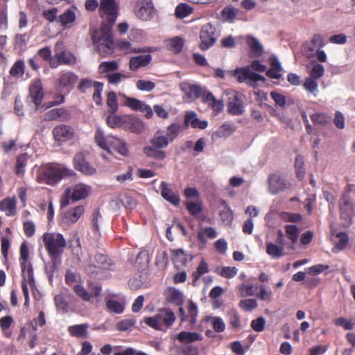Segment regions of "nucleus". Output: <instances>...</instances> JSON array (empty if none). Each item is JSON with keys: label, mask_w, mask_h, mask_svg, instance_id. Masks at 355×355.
<instances>
[{"label": "nucleus", "mask_w": 355, "mask_h": 355, "mask_svg": "<svg viewBox=\"0 0 355 355\" xmlns=\"http://www.w3.org/2000/svg\"><path fill=\"white\" fill-rule=\"evenodd\" d=\"M75 175L72 169L58 164H48L43 166L37 174L36 180L39 183H44L54 186L64 178Z\"/></svg>", "instance_id": "obj_1"}, {"label": "nucleus", "mask_w": 355, "mask_h": 355, "mask_svg": "<svg viewBox=\"0 0 355 355\" xmlns=\"http://www.w3.org/2000/svg\"><path fill=\"white\" fill-rule=\"evenodd\" d=\"M175 319L176 317L170 308H162L155 315L145 317L143 322L155 330L166 332L173 326Z\"/></svg>", "instance_id": "obj_2"}, {"label": "nucleus", "mask_w": 355, "mask_h": 355, "mask_svg": "<svg viewBox=\"0 0 355 355\" xmlns=\"http://www.w3.org/2000/svg\"><path fill=\"white\" fill-rule=\"evenodd\" d=\"M150 144L143 148L145 155L157 161H162L166 157V153L164 150L168 146V138L162 135V131L158 130L154 136L150 139Z\"/></svg>", "instance_id": "obj_3"}, {"label": "nucleus", "mask_w": 355, "mask_h": 355, "mask_svg": "<svg viewBox=\"0 0 355 355\" xmlns=\"http://www.w3.org/2000/svg\"><path fill=\"white\" fill-rule=\"evenodd\" d=\"M45 248L51 261L55 265L67 246V241L62 234L45 233L43 236Z\"/></svg>", "instance_id": "obj_4"}, {"label": "nucleus", "mask_w": 355, "mask_h": 355, "mask_svg": "<svg viewBox=\"0 0 355 355\" xmlns=\"http://www.w3.org/2000/svg\"><path fill=\"white\" fill-rule=\"evenodd\" d=\"M98 12L103 19L101 28L112 30L119 15L116 0H101Z\"/></svg>", "instance_id": "obj_5"}, {"label": "nucleus", "mask_w": 355, "mask_h": 355, "mask_svg": "<svg viewBox=\"0 0 355 355\" xmlns=\"http://www.w3.org/2000/svg\"><path fill=\"white\" fill-rule=\"evenodd\" d=\"M92 38L101 56L107 57L113 53L115 44L112 30L100 28L98 31L93 34Z\"/></svg>", "instance_id": "obj_6"}, {"label": "nucleus", "mask_w": 355, "mask_h": 355, "mask_svg": "<svg viewBox=\"0 0 355 355\" xmlns=\"http://www.w3.org/2000/svg\"><path fill=\"white\" fill-rule=\"evenodd\" d=\"M230 73L239 83L246 82L248 85L254 88L257 87V82L266 81V78L263 76L252 71L249 66L237 67L231 71Z\"/></svg>", "instance_id": "obj_7"}, {"label": "nucleus", "mask_w": 355, "mask_h": 355, "mask_svg": "<svg viewBox=\"0 0 355 355\" xmlns=\"http://www.w3.org/2000/svg\"><path fill=\"white\" fill-rule=\"evenodd\" d=\"M199 37L200 42L199 43V48L202 51H207L213 46L218 37L216 27L211 23H207L203 25L200 29Z\"/></svg>", "instance_id": "obj_8"}, {"label": "nucleus", "mask_w": 355, "mask_h": 355, "mask_svg": "<svg viewBox=\"0 0 355 355\" xmlns=\"http://www.w3.org/2000/svg\"><path fill=\"white\" fill-rule=\"evenodd\" d=\"M78 80V76L71 71L61 72L57 79L56 89L59 92L68 94Z\"/></svg>", "instance_id": "obj_9"}, {"label": "nucleus", "mask_w": 355, "mask_h": 355, "mask_svg": "<svg viewBox=\"0 0 355 355\" xmlns=\"http://www.w3.org/2000/svg\"><path fill=\"white\" fill-rule=\"evenodd\" d=\"M227 110L232 115H241L244 112L243 105L244 95L235 91H232L228 94Z\"/></svg>", "instance_id": "obj_10"}, {"label": "nucleus", "mask_w": 355, "mask_h": 355, "mask_svg": "<svg viewBox=\"0 0 355 355\" xmlns=\"http://www.w3.org/2000/svg\"><path fill=\"white\" fill-rule=\"evenodd\" d=\"M353 205L348 195L344 194L340 200V214L344 226H349L352 220Z\"/></svg>", "instance_id": "obj_11"}, {"label": "nucleus", "mask_w": 355, "mask_h": 355, "mask_svg": "<svg viewBox=\"0 0 355 355\" xmlns=\"http://www.w3.org/2000/svg\"><path fill=\"white\" fill-rule=\"evenodd\" d=\"M73 164L74 168L85 175H93L96 173L95 167L92 166L86 159L82 152L77 153L73 159Z\"/></svg>", "instance_id": "obj_12"}, {"label": "nucleus", "mask_w": 355, "mask_h": 355, "mask_svg": "<svg viewBox=\"0 0 355 355\" xmlns=\"http://www.w3.org/2000/svg\"><path fill=\"white\" fill-rule=\"evenodd\" d=\"M135 14L137 18L142 21L151 20L155 14V9L151 0H143L135 8Z\"/></svg>", "instance_id": "obj_13"}, {"label": "nucleus", "mask_w": 355, "mask_h": 355, "mask_svg": "<svg viewBox=\"0 0 355 355\" xmlns=\"http://www.w3.org/2000/svg\"><path fill=\"white\" fill-rule=\"evenodd\" d=\"M53 135L55 141L66 142L73 138L74 135L73 128L68 125L60 124L53 129Z\"/></svg>", "instance_id": "obj_14"}, {"label": "nucleus", "mask_w": 355, "mask_h": 355, "mask_svg": "<svg viewBox=\"0 0 355 355\" xmlns=\"http://www.w3.org/2000/svg\"><path fill=\"white\" fill-rule=\"evenodd\" d=\"M29 97L35 105V108L37 109L44 98L42 84L40 79L35 80L30 85Z\"/></svg>", "instance_id": "obj_15"}, {"label": "nucleus", "mask_w": 355, "mask_h": 355, "mask_svg": "<svg viewBox=\"0 0 355 355\" xmlns=\"http://www.w3.org/2000/svg\"><path fill=\"white\" fill-rule=\"evenodd\" d=\"M162 197L173 205H178L180 202L179 196L165 182H162L159 186Z\"/></svg>", "instance_id": "obj_16"}, {"label": "nucleus", "mask_w": 355, "mask_h": 355, "mask_svg": "<svg viewBox=\"0 0 355 355\" xmlns=\"http://www.w3.org/2000/svg\"><path fill=\"white\" fill-rule=\"evenodd\" d=\"M180 87L184 94L189 98H198L202 94V89L198 85L183 82L180 83Z\"/></svg>", "instance_id": "obj_17"}, {"label": "nucleus", "mask_w": 355, "mask_h": 355, "mask_svg": "<svg viewBox=\"0 0 355 355\" xmlns=\"http://www.w3.org/2000/svg\"><path fill=\"white\" fill-rule=\"evenodd\" d=\"M324 45V38L321 35H315L310 41L304 44V50L308 56H311L317 49L321 48Z\"/></svg>", "instance_id": "obj_18"}, {"label": "nucleus", "mask_w": 355, "mask_h": 355, "mask_svg": "<svg viewBox=\"0 0 355 355\" xmlns=\"http://www.w3.org/2000/svg\"><path fill=\"white\" fill-rule=\"evenodd\" d=\"M56 60L51 62V67L56 68L60 64H73L76 62V58L70 52L62 51L55 54Z\"/></svg>", "instance_id": "obj_19"}, {"label": "nucleus", "mask_w": 355, "mask_h": 355, "mask_svg": "<svg viewBox=\"0 0 355 355\" xmlns=\"http://www.w3.org/2000/svg\"><path fill=\"white\" fill-rule=\"evenodd\" d=\"M332 243L334 248L332 252L334 253H338L341 250H343L348 245L349 237L345 232H338L335 234L332 239Z\"/></svg>", "instance_id": "obj_20"}, {"label": "nucleus", "mask_w": 355, "mask_h": 355, "mask_svg": "<svg viewBox=\"0 0 355 355\" xmlns=\"http://www.w3.org/2000/svg\"><path fill=\"white\" fill-rule=\"evenodd\" d=\"M123 128L132 132L140 133L144 130V124L138 118L132 115H125Z\"/></svg>", "instance_id": "obj_21"}, {"label": "nucleus", "mask_w": 355, "mask_h": 355, "mask_svg": "<svg viewBox=\"0 0 355 355\" xmlns=\"http://www.w3.org/2000/svg\"><path fill=\"white\" fill-rule=\"evenodd\" d=\"M48 120L67 121L71 119L70 112L65 108H55L49 111L46 114Z\"/></svg>", "instance_id": "obj_22"}, {"label": "nucleus", "mask_w": 355, "mask_h": 355, "mask_svg": "<svg viewBox=\"0 0 355 355\" xmlns=\"http://www.w3.org/2000/svg\"><path fill=\"white\" fill-rule=\"evenodd\" d=\"M152 60L150 54L141 55L130 58L129 67L132 71H137L139 68L147 66Z\"/></svg>", "instance_id": "obj_23"}, {"label": "nucleus", "mask_w": 355, "mask_h": 355, "mask_svg": "<svg viewBox=\"0 0 355 355\" xmlns=\"http://www.w3.org/2000/svg\"><path fill=\"white\" fill-rule=\"evenodd\" d=\"M184 124L186 126L191 125L193 128L204 130L207 127L208 123L206 121H201L197 118L195 112H189L185 115Z\"/></svg>", "instance_id": "obj_24"}, {"label": "nucleus", "mask_w": 355, "mask_h": 355, "mask_svg": "<svg viewBox=\"0 0 355 355\" xmlns=\"http://www.w3.org/2000/svg\"><path fill=\"white\" fill-rule=\"evenodd\" d=\"M85 212L84 206L79 205L67 211L64 214V219L69 224L76 223Z\"/></svg>", "instance_id": "obj_25"}, {"label": "nucleus", "mask_w": 355, "mask_h": 355, "mask_svg": "<svg viewBox=\"0 0 355 355\" xmlns=\"http://www.w3.org/2000/svg\"><path fill=\"white\" fill-rule=\"evenodd\" d=\"M246 43L250 49L251 58H259L262 55L263 46L257 38L249 35L246 38Z\"/></svg>", "instance_id": "obj_26"}, {"label": "nucleus", "mask_w": 355, "mask_h": 355, "mask_svg": "<svg viewBox=\"0 0 355 355\" xmlns=\"http://www.w3.org/2000/svg\"><path fill=\"white\" fill-rule=\"evenodd\" d=\"M176 339L181 343L187 344L201 341L203 339V336L198 332L182 331L177 334Z\"/></svg>", "instance_id": "obj_27"}, {"label": "nucleus", "mask_w": 355, "mask_h": 355, "mask_svg": "<svg viewBox=\"0 0 355 355\" xmlns=\"http://www.w3.org/2000/svg\"><path fill=\"white\" fill-rule=\"evenodd\" d=\"M269 189L272 194L277 193L285 187L284 180L278 175L272 174L268 178Z\"/></svg>", "instance_id": "obj_28"}, {"label": "nucleus", "mask_w": 355, "mask_h": 355, "mask_svg": "<svg viewBox=\"0 0 355 355\" xmlns=\"http://www.w3.org/2000/svg\"><path fill=\"white\" fill-rule=\"evenodd\" d=\"M16 204L15 197H8L0 201V210L5 211L8 216H14L16 214Z\"/></svg>", "instance_id": "obj_29"}, {"label": "nucleus", "mask_w": 355, "mask_h": 355, "mask_svg": "<svg viewBox=\"0 0 355 355\" xmlns=\"http://www.w3.org/2000/svg\"><path fill=\"white\" fill-rule=\"evenodd\" d=\"M166 300L177 306H181L184 303V295L178 289L171 287L168 288Z\"/></svg>", "instance_id": "obj_30"}, {"label": "nucleus", "mask_w": 355, "mask_h": 355, "mask_svg": "<svg viewBox=\"0 0 355 355\" xmlns=\"http://www.w3.org/2000/svg\"><path fill=\"white\" fill-rule=\"evenodd\" d=\"M88 328L89 324L87 323L71 325L68 327V332L73 337L84 338L87 337Z\"/></svg>", "instance_id": "obj_31"}, {"label": "nucleus", "mask_w": 355, "mask_h": 355, "mask_svg": "<svg viewBox=\"0 0 355 355\" xmlns=\"http://www.w3.org/2000/svg\"><path fill=\"white\" fill-rule=\"evenodd\" d=\"M94 139L95 142L100 148L108 152L110 151L109 147L110 146L112 143V137L110 136L105 137L103 131L100 128H98L96 130Z\"/></svg>", "instance_id": "obj_32"}, {"label": "nucleus", "mask_w": 355, "mask_h": 355, "mask_svg": "<svg viewBox=\"0 0 355 355\" xmlns=\"http://www.w3.org/2000/svg\"><path fill=\"white\" fill-rule=\"evenodd\" d=\"M171 252L172 261L177 267L187 264L188 255L182 249L171 250Z\"/></svg>", "instance_id": "obj_33"}, {"label": "nucleus", "mask_w": 355, "mask_h": 355, "mask_svg": "<svg viewBox=\"0 0 355 355\" xmlns=\"http://www.w3.org/2000/svg\"><path fill=\"white\" fill-rule=\"evenodd\" d=\"M28 159V157L26 153H22L17 157L15 173L17 176L21 177L24 175Z\"/></svg>", "instance_id": "obj_34"}, {"label": "nucleus", "mask_w": 355, "mask_h": 355, "mask_svg": "<svg viewBox=\"0 0 355 355\" xmlns=\"http://www.w3.org/2000/svg\"><path fill=\"white\" fill-rule=\"evenodd\" d=\"M266 253L273 259H279L284 254L283 246L269 242L266 243Z\"/></svg>", "instance_id": "obj_35"}, {"label": "nucleus", "mask_w": 355, "mask_h": 355, "mask_svg": "<svg viewBox=\"0 0 355 355\" xmlns=\"http://www.w3.org/2000/svg\"><path fill=\"white\" fill-rule=\"evenodd\" d=\"M112 146L116 152L122 156L126 157L128 155L129 150L126 143L123 139L116 137H112Z\"/></svg>", "instance_id": "obj_36"}, {"label": "nucleus", "mask_w": 355, "mask_h": 355, "mask_svg": "<svg viewBox=\"0 0 355 355\" xmlns=\"http://www.w3.org/2000/svg\"><path fill=\"white\" fill-rule=\"evenodd\" d=\"M107 309L114 313L121 314L124 311L125 303L111 299L108 297L105 298Z\"/></svg>", "instance_id": "obj_37"}, {"label": "nucleus", "mask_w": 355, "mask_h": 355, "mask_svg": "<svg viewBox=\"0 0 355 355\" xmlns=\"http://www.w3.org/2000/svg\"><path fill=\"white\" fill-rule=\"evenodd\" d=\"M22 271V275L24 277V279H26V282H28L31 288H32L33 293H34V289L35 288V282L34 279L33 275V269L31 263H26L25 267L21 268ZM35 295V293H33Z\"/></svg>", "instance_id": "obj_38"}, {"label": "nucleus", "mask_w": 355, "mask_h": 355, "mask_svg": "<svg viewBox=\"0 0 355 355\" xmlns=\"http://www.w3.org/2000/svg\"><path fill=\"white\" fill-rule=\"evenodd\" d=\"M198 241L202 243L205 244L207 243V238L209 239H214L217 236V233L214 228L211 227H205L204 229L200 230L198 232Z\"/></svg>", "instance_id": "obj_39"}, {"label": "nucleus", "mask_w": 355, "mask_h": 355, "mask_svg": "<svg viewBox=\"0 0 355 355\" xmlns=\"http://www.w3.org/2000/svg\"><path fill=\"white\" fill-rule=\"evenodd\" d=\"M25 62L23 60H17L10 69V74L15 78H21L24 74Z\"/></svg>", "instance_id": "obj_40"}, {"label": "nucleus", "mask_w": 355, "mask_h": 355, "mask_svg": "<svg viewBox=\"0 0 355 355\" xmlns=\"http://www.w3.org/2000/svg\"><path fill=\"white\" fill-rule=\"evenodd\" d=\"M76 18L75 12L69 8L59 16V21L63 27L67 28L69 24L76 20Z\"/></svg>", "instance_id": "obj_41"}, {"label": "nucleus", "mask_w": 355, "mask_h": 355, "mask_svg": "<svg viewBox=\"0 0 355 355\" xmlns=\"http://www.w3.org/2000/svg\"><path fill=\"white\" fill-rule=\"evenodd\" d=\"M114 114H111V115H109L107 117L106 121L107 124L112 128H118V127H123L125 123V115L124 116H117V115H113Z\"/></svg>", "instance_id": "obj_42"}, {"label": "nucleus", "mask_w": 355, "mask_h": 355, "mask_svg": "<svg viewBox=\"0 0 355 355\" xmlns=\"http://www.w3.org/2000/svg\"><path fill=\"white\" fill-rule=\"evenodd\" d=\"M71 189V200L74 202L85 199L88 195L87 189L83 186L78 185Z\"/></svg>", "instance_id": "obj_43"}, {"label": "nucleus", "mask_w": 355, "mask_h": 355, "mask_svg": "<svg viewBox=\"0 0 355 355\" xmlns=\"http://www.w3.org/2000/svg\"><path fill=\"white\" fill-rule=\"evenodd\" d=\"M181 130L182 126L180 123H173L167 127L165 137L168 138L170 142H172L178 136Z\"/></svg>", "instance_id": "obj_44"}, {"label": "nucleus", "mask_w": 355, "mask_h": 355, "mask_svg": "<svg viewBox=\"0 0 355 355\" xmlns=\"http://www.w3.org/2000/svg\"><path fill=\"white\" fill-rule=\"evenodd\" d=\"M119 69V64L116 61H105L101 62L98 66V72L101 74L107 73L108 72L114 71Z\"/></svg>", "instance_id": "obj_45"}, {"label": "nucleus", "mask_w": 355, "mask_h": 355, "mask_svg": "<svg viewBox=\"0 0 355 355\" xmlns=\"http://www.w3.org/2000/svg\"><path fill=\"white\" fill-rule=\"evenodd\" d=\"M187 322L191 324H195L197 322L198 309L197 305L193 302L189 301L188 304Z\"/></svg>", "instance_id": "obj_46"}, {"label": "nucleus", "mask_w": 355, "mask_h": 355, "mask_svg": "<svg viewBox=\"0 0 355 355\" xmlns=\"http://www.w3.org/2000/svg\"><path fill=\"white\" fill-rule=\"evenodd\" d=\"M235 130V128L231 124H223L214 134L218 138L227 137L231 135Z\"/></svg>", "instance_id": "obj_47"}, {"label": "nucleus", "mask_w": 355, "mask_h": 355, "mask_svg": "<svg viewBox=\"0 0 355 355\" xmlns=\"http://www.w3.org/2000/svg\"><path fill=\"white\" fill-rule=\"evenodd\" d=\"M304 89L311 93L314 96H317L318 92V84L317 80L311 77L306 78L303 83Z\"/></svg>", "instance_id": "obj_48"}, {"label": "nucleus", "mask_w": 355, "mask_h": 355, "mask_svg": "<svg viewBox=\"0 0 355 355\" xmlns=\"http://www.w3.org/2000/svg\"><path fill=\"white\" fill-rule=\"evenodd\" d=\"M19 262L21 268H24L26 263H29V249L26 241H24L20 246L19 249Z\"/></svg>", "instance_id": "obj_49"}, {"label": "nucleus", "mask_w": 355, "mask_h": 355, "mask_svg": "<svg viewBox=\"0 0 355 355\" xmlns=\"http://www.w3.org/2000/svg\"><path fill=\"white\" fill-rule=\"evenodd\" d=\"M209 272V267L207 263L205 260H202L197 269L196 271L193 272L192 274V277L193 279V284L195 285V283L200 279V277L205 273Z\"/></svg>", "instance_id": "obj_50"}, {"label": "nucleus", "mask_w": 355, "mask_h": 355, "mask_svg": "<svg viewBox=\"0 0 355 355\" xmlns=\"http://www.w3.org/2000/svg\"><path fill=\"white\" fill-rule=\"evenodd\" d=\"M193 11V9L187 3H180L175 8V13L176 17L183 19Z\"/></svg>", "instance_id": "obj_51"}, {"label": "nucleus", "mask_w": 355, "mask_h": 355, "mask_svg": "<svg viewBox=\"0 0 355 355\" xmlns=\"http://www.w3.org/2000/svg\"><path fill=\"white\" fill-rule=\"evenodd\" d=\"M216 272L223 277L230 279L236 276L238 270L236 267L223 266L220 268H217Z\"/></svg>", "instance_id": "obj_52"}, {"label": "nucleus", "mask_w": 355, "mask_h": 355, "mask_svg": "<svg viewBox=\"0 0 355 355\" xmlns=\"http://www.w3.org/2000/svg\"><path fill=\"white\" fill-rule=\"evenodd\" d=\"M107 105L109 107V112L114 114L118 110L117 98L115 92H110L107 94Z\"/></svg>", "instance_id": "obj_53"}, {"label": "nucleus", "mask_w": 355, "mask_h": 355, "mask_svg": "<svg viewBox=\"0 0 355 355\" xmlns=\"http://www.w3.org/2000/svg\"><path fill=\"white\" fill-rule=\"evenodd\" d=\"M239 12V9L231 6L225 7L221 11V15L227 21H233Z\"/></svg>", "instance_id": "obj_54"}, {"label": "nucleus", "mask_w": 355, "mask_h": 355, "mask_svg": "<svg viewBox=\"0 0 355 355\" xmlns=\"http://www.w3.org/2000/svg\"><path fill=\"white\" fill-rule=\"evenodd\" d=\"M220 216L223 223L226 225H230L234 219V214L228 205H225L223 210L220 211Z\"/></svg>", "instance_id": "obj_55"}, {"label": "nucleus", "mask_w": 355, "mask_h": 355, "mask_svg": "<svg viewBox=\"0 0 355 355\" xmlns=\"http://www.w3.org/2000/svg\"><path fill=\"white\" fill-rule=\"evenodd\" d=\"M36 55L42 59L44 61L49 62L51 67V62H53L54 59L52 57L51 50L49 46H45L39 49L36 53Z\"/></svg>", "instance_id": "obj_56"}, {"label": "nucleus", "mask_w": 355, "mask_h": 355, "mask_svg": "<svg viewBox=\"0 0 355 355\" xmlns=\"http://www.w3.org/2000/svg\"><path fill=\"white\" fill-rule=\"evenodd\" d=\"M102 219V216L99 209H95L92 214V230L94 233L100 234V227L98 223Z\"/></svg>", "instance_id": "obj_57"}, {"label": "nucleus", "mask_w": 355, "mask_h": 355, "mask_svg": "<svg viewBox=\"0 0 355 355\" xmlns=\"http://www.w3.org/2000/svg\"><path fill=\"white\" fill-rule=\"evenodd\" d=\"M185 205L189 213L194 217H197L198 214L202 211V206L200 202L189 201L186 202Z\"/></svg>", "instance_id": "obj_58"}, {"label": "nucleus", "mask_w": 355, "mask_h": 355, "mask_svg": "<svg viewBox=\"0 0 355 355\" xmlns=\"http://www.w3.org/2000/svg\"><path fill=\"white\" fill-rule=\"evenodd\" d=\"M94 92L93 94V100L96 103V105H102V97L101 93L103 88V84L101 82L94 81Z\"/></svg>", "instance_id": "obj_59"}, {"label": "nucleus", "mask_w": 355, "mask_h": 355, "mask_svg": "<svg viewBox=\"0 0 355 355\" xmlns=\"http://www.w3.org/2000/svg\"><path fill=\"white\" fill-rule=\"evenodd\" d=\"M295 173L299 180H302L305 175V169L304 168V159L298 155L295 162Z\"/></svg>", "instance_id": "obj_60"}, {"label": "nucleus", "mask_w": 355, "mask_h": 355, "mask_svg": "<svg viewBox=\"0 0 355 355\" xmlns=\"http://www.w3.org/2000/svg\"><path fill=\"white\" fill-rule=\"evenodd\" d=\"M136 321L134 318H128L119 321L116 324L117 330L120 331H125L132 329L135 324Z\"/></svg>", "instance_id": "obj_61"}, {"label": "nucleus", "mask_w": 355, "mask_h": 355, "mask_svg": "<svg viewBox=\"0 0 355 355\" xmlns=\"http://www.w3.org/2000/svg\"><path fill=\"white\" fill-rule=\"evenodd\" d=\"M125 100L123 105L134 111H138L141 109L143 103L141 101L132 97H125Z\"/></svg>", "instance_id": "obj_62"}, {"label": "nucleus", "mask_w": 355, "mask_h": 355, "mask_svg": "<svg viewBox=\"0 0 355 355\" xmlns=\"http://www.w3.org/2000/svg\"><path fill=\"white\" fill-rule=\"evenodd\" d=\"M184 45V41L182 38L176 37L170 40V49L175 53L181 52Z\"/></svg>", "instance_id": "obj_63"}, {"label": "nucleus", "mask_w": 355, "mask_h": 355, "mask_svg": "<svg viewBox=\"0 0 355 355\" xmlns=\"http://www.w3.org/2000/svg\"><path fill=\"white\" fill-rule=\"evenodd\" d=\"M324 73V68L320 64H314L309 71L310 77L315 80L322 77Z\"/></svg>", "instance_id": "obj_64"}]
</instances>
